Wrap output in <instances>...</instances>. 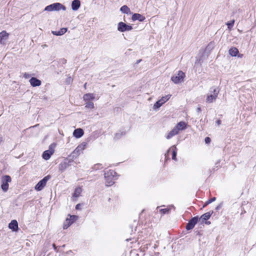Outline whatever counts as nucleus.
I'll list each match as a JSON object with an SVG mask.
<instances>
[{
    "label": "nucleus",
    "mask_w": 256,
    "mask_h": 256,
    "mask_svg": "<svg viewBox=\"0 0 256 256\" xmlns=\"http://www.w3.org/2000/svg\"><path fill=\"white\" fill-rule=\"evenodd\" d=\"M50 176H47L40 180L35 186V190L38 191L42 190L46 186L47 182L50 180Z\"/></svg>",
    "instance_id": "nucleus-6"
},
{
    "label": "nucleus",
    "mask_w": 256,
    "mask_h": 256,
    "mask_svg": "<svg viewBox=\"0 0 256 256\" xmlns=\"http://www.w3.org/2000/svg\"><path fill=\"white\" fill-rule=\"evenodd\" d=\"M8 227L10 229L13 230L14 231L17 230L18 228V224L16 220H12L9 224Z\"/></svg>",
    "instance_id": "nucleus-20"
},
{
    "label": "nucleus",
    "mask_w": 256,
    "mask_h": 256,
    "mask_svg": "<svg viewBox=\"0 0 256 256\" xmlns=\"http://www.w3.org/2000/svg\"><path fill=\"white\" fill-rule=\"evenodd\" d=\"M86 142H82L74 150L73 153L76 155H79L86 148Z\"/></svg>",
    "instance_id": "nucleus-12"
},
{
    "label": "nucleus",
    "mask_w": 256,
    "mask_h": 256,
    "mask_svg": "<svg viewBox=\"0 0 256 256\" xmlns=\"http://www.w3.org/2000/svg\"><path fill=\"white\" fill-rule=\"evenodd\" d=\"M8 34L6 31L4 30L0 32V43L1 44H4L6 41L8 40Z\"/></svg>",
    "instance_id": "nucleus-13"
},
{
    "label": "nucleus",
    "mask_w": 256,
    "mask_h": 256,
    "mask_svg": "<svg viewBox=\"0 0 256 256\" xmlns=\"http://www.w3.org/2000/svg\"><path fill=\"white\" fill-rule=\"evenodd\" d=\"M60 10H66V8L65 6L58 2L54 3L49 6H48L44 8V10L49 12L58 11Z\"/></svg>",
    "instance_id": "nucleus-3"
},
{
    "label": "nucleus",
    "mask_w": 256,
    "mask_h": 256,
    "mask_svg": "<svg viewBox=\"0 0 256 256\" xmlns=\"http://www.w3.org/2000/svg\"><path fill=\"white\" fill-rule=\"evenodd\" d=\"M196 112H200V111H201V108H200V106H199V107H198V108H196Z\"/></svg>",
    "instance_id": "nucleus-36"
},
{
    "label": "nucleus",
    "mask_w": 256,
    "mask_h": 256,
    "mask_svg": "<svg viewBox=\"0 0 256 256\" xmlns=\"http://www.w3.org/2000/svg\"><path fill=\"white\" fill-rule=\"evenodd\" d=\"M24 76L25 78H28L29 77V74L26 73H24Z\"/></svg>",
    "instance_id": "nucleus-34"
},
{
    "label": "nucleus",
    "mask_w": 256,
    "mask_h": 256,
    "mask_svg": "<svg viewBox=\"0 0 256 256\" xmlns=\"http://www.w3.org/2000/svg\"><path fill=\"white\" fill-rule=\"evenodd\" d=\"M212 213H213L212 211H210L208 212H206V213L204 214H202L200 218H202V221L208 220L210 218V216H212Z\"/></svg>",
    "instance_id": "nucleus-24"
},
{
    "label": "nucleus",
    "mask_w": 256,
    "mask_h": 256,
    "mask_svg": "<svg viewBox=\"0 0 256 256\" xmlns=\"http://www.w3.org/2000/svg\"><path fill=\"white\" fill-rule=\"evenodd\" d=\"M216 200V198L215 197H214L212 198L211 199L209 200H208L207 202H206V204H205V205L204 206H206L210 204L211 202L215 201Z\"/></svg>",
    "instance_id": "nucleus-31"
},
{
    "label": "nucleus",
    "mask_w": 256,
    "mask_h": 256,
    "mask_svg": "<svg viewBox=\"0 0 256 256\" xmlns=\"http://www.w3.org/2000/svg\"><path fill=\"white\" fill-rule=\"evenodd\" d=\"M120 10L124 14H128L130 13V9L126 6H122Z\"/></svg>",
    "instance_id": "nucleus-28"
},
{
    "label": "nucleus",
    "mask_w": 256,
    "mask_h": 256,
    "mask_svg": "<svg viewBox=\"0 0 256 256\" xmlns=\"http://www.w3.org/2000/svg\"><path fill=\"white\" fill-rule=\"evenodd\" d=\"M132 30V26L123 22H120L118 24V30L120 32L130 31Z\"/></svg>",
    "instance_id": "nucleus-8"
},
{
    "label": "nucleus",
    "mask_w": 256,
    "mask_h": 256,
    "mask_svg": "<svg viewBox=\"0 0 256 256\" xmlns=\"http://www.w3.org/2000/svg\"><path fill=\"white\" fill-rule=\"evenodd\" d=\"M116 137L117 138H119V134H116Z\"/></svg>",
    "instance_id": "nucleus-40"
},
{
    "label": "nucleus",
    "mask_w": 256,
    "mask_h": 256,
    "mask_svg": "<svg viewBox=\"0 0 256 256\" xmlns=\"http://www.w3.org/2000/svg\"><path fill=\"white\" fill-rule=\"evenodd\" d=\"M171 97L170 94H168L162 96L160 100L157 101L154 105V109L159 108L164 104Z\"/></svg>",
    "instance_id": "nucleus-7"
},
{
    "label": "nucleus",
    "mask_w": 256,
    "mask_h": 256,
    "mask_svg": "<svg viewBox=\"0 0 256 256\" xmlns=\"http://www.w3.org/2000/svg\"><path fill=\"white\" fill-rule=\"evenodd\" d=\"M206 224H210V222H206Z\"/></svg>",
    "instance_id": "nucleus-42"
},
{
    "label": "nucleus",
    "mask_w": 256,
    "mask_h": 256,
    "mask_svg": "<svg viewBox=\"0 0 256 256\" xmlns=\"http://www.w3.org/2000/svg\"><path fill=\"white\" fill-rule=\"evenodd\" d=\"M68 166L69 164L66 162H61L59 164V170L62 172H64Z\"/></svg>",
    "instance_id": "nucleus-25"
},
{
    "label": "nucleus",
    "mask_w": 256,
    "mask_h": 256,
    "mask_svg": "<svg viewBox=\"0 0 256 256\" xmlns=\"http://www.w3.org/2000/svg\"><path fill=\"white\" fill-rule=\"evenodd\" d=\"M178 132L176 130V129L174 128H173V129L170 130L166 135V138L167 139H170L174 136H176L178 134Z\"/></svg>",
    "instance_id": "nucleus-22"
},
{
    "label": "nucleus",
    "mask_w": 256,
    "mask_h": 256,
    "mask_svg": "<svg viewBox=\"0 0 256 256\" xmlns=\"http://www.w3.org/2000/svg\"><path fill=\"white\" fill-rule=\"evenodd\" d=\"M70 216V218H66V220L64 223L63 228L64 229H66L69 227L74 221H76L78 216Z\"/></svg>",
    "instance_id": "nucleus-9"
},
{
    "label": "nucleus",
    "mask_w": 256,
    "mask_h": 256,
    "mask_svg": "<svg viewBox=\"0 0 256 256\" xmlns=\"http://www.w3.org/2000/svg\"><path fill=\"white\" fill-rule=\"evenodd\" d=\"M187 124L184 122H179L174 128L179 132L180 130H184L186 128Z\"/></svg>",
    "instance_id": "nucleus-15"
},
{
    "label": "nucleus",
    "mask_w": 256,
    "mask_h": 256,
    "mask_svg": "<svg viewBox=\"0 0 256 256\" xmlns=\"http://www.w3.org/2000/svg\"><path fill=\"white\" fill-rule=\"evenodd\" d=\"M238 52V50L236 48H231L229 50V54L232 56H235Z\"/></svg>",
    "instance_id": "nucleus-27"
},
{
    "label": "nucleus",
    "mask_w": 256,
    "mask_h": 256,
    "mask_svg": "<svg viewBox=\"0 0 256 256\" xmlns=\"http://www.w3.org/2000/svg\"><path fill=\"white\" fill-rule=\"evenodd\" d=\"M206 144H209L210 142V138L208 137H206L204 140Z\"/></svg>",
    "instance_id": "nucleus-33"
},
{
    "label": "nucleus",
    "mask_w": 256,
    "mask_h": 256,
    "mask_svg": "<svg viewBox=\"0 0 256 256\" xmlns=\"http://www.w3.org/2000/svg\"><path fill=\"white\" fill-rule=\"evenodd\" d=\"M67 31L66 28H62L58 31H52V33L56 36H62L65 34Z\"/></svg>",
    "instance_id": "nucleus-23"
},
{
    "label": "nucleus",
    "mask_w": 256,
    "mask_h": 256,
    "mask_svg": "<svg viewBox=\"0 0 256 256\" xmlns=\"http://www.w3.org/2000/svg\"><path fill=\"white\" fill-rule=\"evenodd\" d=\"M80 204H78L76 206V210L79 209V207H80Z\"/></svg>",
    "instance_id": "nucleus-39"
},
{
    "label": "nucleus",
    "mask_w": 256,
    "mask_h": 256,
    "mask_svg": "<svg viewBox=\"0 0 256 256\" xmlns=\"http://www.w3.org/2000/svg\"><path fill=\"white\" fill-rule=\"evenodd\" d=\"M82 192V189L80 187L76 188L73 194V196L75 198H78Z\"/></svg>",
    "instance_id": "nucleus-26"
},
{
    "label": "nucleus",
    "mask_w": 256,
    "mask_h": 256,
    "mask_svg": "<svg viewBox=\"0 0 256 256\" xmlns=\"http://www.w3.org/2000/svg\"><path fill=\"white\" fill-rule=\"evenodd\" d=\"M12 182V178L9 176H4L2 180L1 188L3 192H6L8 190L9 184L8 183Z\"/></svg>",
    "instance_id": "nucleus-5"
},
{
    "label": "nucleus",
    "mask_w": 256,
    "mask_h": 256,
    "mask_svg": "<svg viewBox=\"0 0 256 256\" xmlns=\"http://www.w3.org/2000/svg\"><path fill=\"white\" fill-rule=\"evenodd\" d=\"M72 82V79H71V78L70 77L68 78L67 80V82H68L69 84Z\"/></svg>",
    "instance_id": "nucleus-37"
},
{
    "label": "nucleus",
    "mask_w": 256,
    "mask_h": 256,
    "mask_svg": "<svg viewBox=\"0 0 256 256\" xmlns=\"http://www.w3.org/2000/svg\"><path fill=\"white\" fill-rule=\"evenodd\" d=\"M216 123L218 126H220L221 124V120H218L216 122Z\"/></svg>",
    "instance_id": "nucleus-35"
},
{
    "label": "nucleus",
    "mask_w": 256,
    "mask_h": 256,
    "mask_svg": "<svg viewBox=\"0 0 256 256\" xmlns=\"http://www.w3.org/2000/svg\"><path fill=\"white\" fill-rule=\"evenodd\" d=\"M160 211L161 213H162L164 214L170 211V209L169 208H163V209H160Z\"/></svg>",
    "instance_id": "nucleus-32"
},
{
    "label": "nucleus",
    "mask_w": 256,
    "mask_h": 256,
    "mask_svg": "<svg viewBox=\"0 0 256 256\" xmlns=\"http://www.w3.org/2000/svg\"><path fill=\"white\" fill-rule=\"evenodd\" d=\"M234 20H232L230 22H228L226 24L228 26V29H231L233 27L234 25Z\"/></svg>",
    "instance_id": "nucleus-30"
},
{
    "label": "nucleus",
    "mask_w": 256,
    "mask_h": 256,
    "mask_svg": "<svg viewBox=\"0 0 256 256\" xmlns=\"http://www.w3.org/2000/svg\"><path fill=\"white\" fill-rule=\"evenodd\" d=\"M185 74L181 70H179L174 75L172 76L171 80L176 84L184 82Z\"/></svg>",
    "instance_id": "nucleus-4"
},
{
    "label": "nucleus",
    "mask_w": 256,
    "mask_h": 256,
    "mask_svg": "<svg viewBox=\"0 0 256 256\" xmlns=\"http://www.w3.org/2000/svg\"><path fill=\"white\" fill-rule=\"evenodd\" d=\"M80 2L79 0H74L72 2V8L73 10H77L80 7Z\"/></svg>",
    "instance_id": "nucleus-19"
},
{
    "label": "nucleus",
    "mask_w": 256,
    "mask_h": 256,
    "mask_svg": "<svg viewBox=\"0 0 256 256\" xmlns=\"http://www.w3.org/2000/svg\"><path fill=\"white\" fill-rule=\"evenodd\" d=\"M100 166V164H96L94 166L96 167V168H99V166Z\"/></svg>",
    "instance_id": "nucleus-38"
},
{
    "label": "nucleus",
    "mask_w": 256,
    "mask_h": 256,
    "mask_svg": "<svg viewBox=\"0 0 256 256\" xmlns=\"http://www.w3.org/2000/svg\"><path fill=\"white\" fill-rule=\"evenodd\" d=\"M52 246L54 248V250H56V245L54 244H52Z\"/></svg>",
    "instance_id": "nucleus-41"
},
{
    "label": "nucleus",
    "mask_w": 256,
    "mask_h": 256,
    "mask_svg": "<svg viewBox=\"0 0 256 256\" xmlns=\"http://www.w3.org/2000/svg\"><path fill=\"white\" fill-rule=\"evenodd\" d=\"M94 94L92 93L86 94L84 95L83 98L84 100L90 102V100L94 99Z\"/></svg>",
    "instance_id": "nucleus-21"
},
{
    "label": "nucleus",
    "mask_w": 256,
    "mask_h": 256,
    "mask_svg": "<svg viewBox=\"0 0 256 256\" xmlns=\"http://www.w3.org/2000/svg\"><path fill=\"white\" fill-rule=\"evenodd\" d=\"M132 20L135 21L138 20L140 22H142L145 20V17L139 14H134L132 16Z\"/></svg>",
    "instance_id": "nucleus-17"
},
{
    "label": "nucleus",
    "mask_w": 256,
    "mask_h": 256,
    "mask_svg": "<svg viewBox=\"0 0 256 256\" xmlns=\"http://www.w3.org/2000/svg\"><path fill=\"white\" fill-rule=\"evenodd\" d=\"M86 108L92 109L94 108V104L92 102H88L86 104Z\"/></svg>",
    "instance_id": "nucleus-29"
},
{
    "label": "nucleus",
    "mask_w": 256,
    "mask_h": 256,
    "mask_svg": "<svg viewBox=\"0 0 256 256\" xmlns=\"http://www.w3.org/2000/svg\"><path fill=\"white\" fill-rule=\"evenodd\" d=\"M84 134V130L82 128L76 129L73 132V136L76 138H81Z\"/></svg>",
    "instance_id": "nucleus-16"
},
{
    "label": "nucleus",
    "mask_w": 256,
    "mask_h": 256,
    "mask_svg": "<svg viewBox=\"0 0 256 256\" xmlns=\"http://www.w3.org/2000/svg\"><path fill=\"white\" fill-rule=\"evenodd\" d=\"M52 146H50L49 150H46L42 154V158L45 160H48L50 158V156L54 153V149L52 147Z\"/></svg>",
    "instance_id": "nucleus-10"
},
{
    "label": "nucleus",
    "mask_w": 256,
    "mask_h": 256,
    "mask_svg": "<svg viewBox=\"0 0 256 256\" xmlns=\"http://www.w3.org/2000/svg\"><path fill=\"white\" fill-rule=\"evenodd\" d=\"M176 150L177 148L176 146H172L169 148V150L167 152V154H166V158L168 156V153L172 151V159L174 160H176Z\"/></svg>",
    "instance_id": "nucleus-14"
},
{
    "label": "nucleus",
    "mask_w": 256,
    "mask_h": 256,
    "mask_svg": "<svg viewBox=\"0 0 256 256\" xmlns=\"http://www.w3.org/2000/svg\"><path fill=\"white\" fill-rule=\"evenodd\" d=\"M30 82L32 86H40L41 84V81L36 78H31Z\"/></svg>",
    "instance_id": "nucleus-18"
},
{
    "label": "nucleus",
    "mask_w": 256,
    "mask_h": 256,
    "mask_svg": "<svg viewBox=\"0 0 256 256\" xmlns=\"http://www.w3.org/2000/svg\"><path fill=\"white\" fill-rule=\"evenodd\" d=\"M219 89L216 86H212L210 88L208 93L207 94L206 102L208 103H212L214 102L219 93Z\"/></svg>",
    "instance_id": "nucleus-1"
},
{
    "label": "nucleus",
    "mask_w": 256,
    "mask_h": 256,
    "mask_svg": "<svg viewBox=\"0 0 256 256\" xmlns=\"http://www.w3.org/2000/svg\"><path fill=\"white\" fill-rule=\"evenodd\" d=\"M116 174V172L112 170H109L107 172H104V176L106 180V186H111L114 184V180L116 179L115 178Z\"/></svg>",
    "instance_id": "nucleus-2"
},
{
    "label": "nucleus",
    "mask_w": 256,
    "mask_h": 256,
    "mask_svg": "<svg viewBox=\"0 0 256 256\" xmlns=\"http://www.w3.org/2000/svg\"><path fill=\"white\" fill-rule=\"evenodd\" d=\"M198 217H194L193 218H192L187 224L186 226V229L187 230H190L192 229L198 222Z\"/></svg>",
    "instance_id": "nucleus-11"
}]
</instances>
